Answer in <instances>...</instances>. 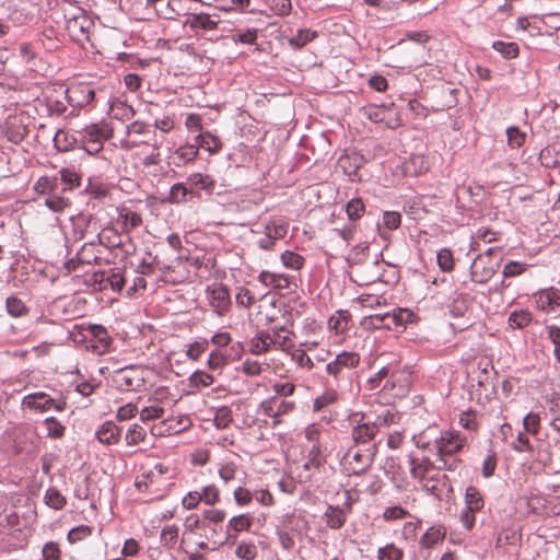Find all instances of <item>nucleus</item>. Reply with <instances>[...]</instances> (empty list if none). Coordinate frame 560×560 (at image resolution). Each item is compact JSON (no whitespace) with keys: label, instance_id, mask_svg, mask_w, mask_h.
<instances>
[{"label":"nucleus","instance_id":"393cba45","mask_svg":"<svg viewBox=\"0 0 560 560\" xmlns=\"http://www.w3.org/2000/svg\"><path fill=\"white\" fill-rule=\"evenodd\" d=\"M198 155V145H195V143L191 144H185L177 148L173 155L172 163L176 167H180L191 161H194Z\"/></svg>","mask_w":560,"mask_h":560},{"label":"nucleus","instance_id":"c756f323","mask_svg":"<svg viewBox=\"0 0 560 560\" xmlns=\"http://www.w3.org/2000/svg\"><path fill=\"white\" fill-rule=\"evenodd\" d=\"M33 189L37 195L46 198L59 190V179L56 176H42L35 182Z\"/></svg>","mask_w":560,"mask_h":560},{"label":"nucleus","instance_id":"ea45409f","mask_svg":"<svg viewBox=\"0 0 560 560\" xmlns=\"http://www.w3.org/2000/svg\"><path fill=\"white\" fill-rule=\"evenodd\" d=\"M317 37V32L310 28L299 30L292 37L289 38V45L292 48L300 49L306 44L311 43Z\"/></svg>","mask_w":560,"mask_h":560},{"label":"nucleus","instance_id":"7c9ffc66","mask_svg":"<svg viewBox=\"0 0 560 560\" xmlns=\"http://www.w3.org/2000/svg\"><path fill=\"white\" fill-rule=\"evenodd\" d=\"M445 528L442 526H431L420 537L419 545L421 548L430 549L438 542L442 541L445 537Z\"/></svg>","mask_w":560,"mask_h":560},{"label":"nucleus","instance_id":"4be33fe9","mask_svg":"<svg viewBox=\"0 0 560 560\" xmlns=\"http://www.w3.org/2000/svg\"><path fill=\"white\" fill-rule=\"evenodd\" d=\"M383 254L378 253L373 261L366 262L363 270L361 271V278L363 284H370L377 281L383 280V269H382Z\"/></svg>","mask_w":560,"mask_h":560},{"label":"nucleus","instance_id":"b1692460","mask_svg":"<svg viewBox=\"0 0 560 560\" xmlns=\"http://www.w3.org/2000/svg\"><path fill=\"white\" fill-rule=\"evenodd\" d=\"M27 127L18 119L7 121L3 129V133L7 140L14 144H20L23 142L27 136Z\"/></svg>","mask_w":560,"mask_h":560},{"label":"nucleus","instance_id":"6e6d98bb","mask_svg":"<svg viewBox=\"0 0 560 560\" xmlns=\"http://www.w3.org/2000/svg\"><path fill=\"white\" fill-rule=\"evenodd\" d=\"M508 144L511 149L521 148L525 140L526 133L516 126H511L506 129Z\"/></svg>","mask_w":560,"mask_h":560},{"label":"nucleus","instance_id":"a211bd4d","mask_svg":"<svg viewBox=\"0 0 560 560\" xmlns=\"http://www.w3.org/2000/svg\"><path fill=\"white\" fill-rule=\"evenodd\" d=\"M252 520L253 517L249 514H240L233 516L226 525L224 541L235 542L240 533L249 530L252 527Z\"/></svg>","mask_w":560,"mask_h":560},{"label":"nucleus","instance_id":"864d4df0","mask_svg":"<svg viewBox=\"0 0 560 560\" xmlns=\"http://www.w3.org/2000/svg\"><path fill=\"white\" fill-rule=\"evenodd\" d=\"M44 205L52 212H62L69 207L70 201L60 196L59 190H57L45 198Z\"/></svg>","mask_w":560,"mask_h":560},{"label":"nucleus","instance_id":"5701e85b","mask_svg":"<svg viewBox=\"0 0 560 560\" xmlns=\"http://www.w3.org/2000/svg\"><path fill=\"white\" fill-rule=\"evenodd\" d=\"M350 504H347V511L340 506L328 505L324 515L327 526L331 529L341 528L347 521V513L350 512Z\"/></svg>","mask_w":560,"mask_h":560},{"label":"nucleus","instance_id":"0e129e2a","mask_svg":"<svg viewBox=\"0 0 560 560\" xmlns=\"http://www.w3.org/2000/svg\"><path fill=\"white\" fill-rule=\"evenodd\" d=\"M229 362L228 351L213 350L208 358V366L211 370H220Z\"/></svg>","mask_w":560,"mask_h":560},{"label":"nucleus","instance_id":"8fccbe9b","mask_svg":"<svg viewBox=\"0 0 560 560\" xmlns=\"http://www.w3.org/2000/svg\"><path fill=\"white\" fill-rule=\"evenodd\" d=\"M280 259L285 268L292 270H300L305 264V258L292 250H284L281 254Z\"/></svg>","mask_w":560,"mask_h":560},{"label":"nucleus","instance_id":"052dcab7","mask_svg":"<svg viewBox=\"0 0 560 560\" xmlns=\"http://www.w3.org/2000/svg\"><path fill=\"white\" fill-rule=\"evenodd\" d=\"M398 420V415L390 409H386L381 413L376 415L374 419H372L373 423L376 424V428L381 431L383 428H388L390 424L396 423Z\"/></svg>","mask_w":560,"mask_h":560},{"label":"nucleus","instance_id":"3c124183","mask_svg":"<svg viewBox=\"0 0 560 560\" xmlns=\"http://www.w3.org/2000/svg\"><path fill=\"white\" fill-rule=\"evenodd\" d=\"M147 436V431L143 427L138 423H133L129 427L126 432L125 440L127 445L135 446L143 442Z\"/></svg>","mask_w":560,"mask_h":560},{"label":"nucleus","instance_id":"473e14b6","mask_svg":"<svg viewBox=\"0 0 560 560\" xmlns=\"http://www.w3.org/2000/svg\"><path fill=\"white\" fill-rule=\"evenodd\" d=\"M326 463L322 446L312 445L307 452L306 460L303 464L304 470L313 471L319 469Z\"/></svg>","mask_w":560,"mask_h":560},{"label":"nucleus","instance_id":"2eb2a0df","mask_svg":"<svg viewBox=\"0 0 560 560\" xmlns=\"http://www.w3.org/2000/svg\"><path fill=\"white\" fill-rule=\"evenodd\" d=\"M532 301L545 313L556 312L560 307V290L552 287L539 290L533 294Z\"/></svg>","mask_w":560,"mask_h":560},{"label":"nucleus","instance_id":"9b49d317","mask_svg":"<svg viewBox=\"0 0 560 560\" xmlns=\"http://www.w3.org/2000/svg\"><path fill=\"white\" fill-rule=\"evenodd\" d=\"M113 383L118 390H139L144 385L143 372L133 365L125 366L115 372Z\"/></svg>","mask_w":560,"mask_h":560},{"label":"nucleus","instance_id":"2f4dec72","mask_svg":"<svg viewBox=\"0 0 560 560\" xmlns=\"http://www.w3.org/2000/svg\"><path fill=\"white\" fill-rule=\"evenodd\" d=\"M465 508L480 512L485 506V500L480 490L475 486H468L464 494Z\"/></svg>","mask_w":560,"mask_h":560},{"label":"nucleus","instance_id":"39448f33","mask_svg":"<svg viewBox=\"0 0 560 560\" xmlns=\"http://www.w3.org/2000/svg\"><path fill=\"white\" fill-rule=\"evenodd\" d=\"M351 438L354 446H362L369 448V446L375 444L377 450L382 443L378 439L380 430L376 424L373 423L370 416L364 413H354L352 419Z\"/></svg>","mask_w":560,"mask_h":560},{"label":"nucleus","instance_id":"13d9d810","mask_svg":"<svg viewBox=\"0 0 560 560\" xmlns=\"http://www.w3.org/2000/svg\"><path fill=\"white\" fill-rule=\"evenodd\" d=\"M273 395L271 397H280L291 399L295 393L296 386L291 382H276L271 385Z\"/></svg>","mask_w":560,"mask_h":560},{"label":"nucleus","instance_id":"e433bc0d","mask_svg":"<svg viewBox=\"0 0 560 560\" xmlns=\"http://www.w3.org/2000/svg\"><path fill=\"white\" fill-rule=\"evenodd\" d=\"M395 365L388 364L382 366L373 376L366 381V387L370 390L382 389L383 384L389 378Z\"/></svg>","mask_w":560,"mask_h":560},{"label":"nucleus","instance_id":"338daca9","mask_svg":"<svg viewBox=\"0 0 560 560\" xmlns=\"http://www.w3.org/2000/svg\"><path fill=\"white\" fill-rule=\"evenodd\" d=\"M525 433L537 435L540 429V417L538 413L528 412L523 419Z\"/></svg>","mask_w":560,"mask_h":560},{"label":"nucleus","instance_id":"09e8293b","mask_svg":"<svg viewBox=\"0 0 560 560\" xmlns=\"http://www.w3.org/2000/svg\"><path fill=\"white\" fill-rule=\"evenodd\" d=\"M336 387L329 386V388L324 392L322 395L316 397L313 402V410L318 412L322 411L325 407L335 404L338 400V394L335 389Z\"/></svg>","mask_w":560,"mask_h":560},{"label":"nucleus","instance_id":"20e7f679","mask_svg":"<svg viewBox=\"0 0 560 560\" xmlns=\"http://www.w3.org/2000/svg\"><path fill=\"white\" fill-rule=\"evenodd\" d=\"M289 224L280 218H271L252 228L250 232L260 235L256 244L259 249L270 252L275 249L277 241L285 237Z\"/></svg>","mask_w":560,"mask_h":560},{"label":"nucleus","instance_id":"4d7b16f0","mask_svg":"<svg viewBox=\"0 0 560 560\" xmlns=\"http://www.w3.org/2000/svg\"><path fill=\"white\" fill-rule=\"evenodd\" d=\"M271 340L273 341V346H278L279 348H284L289 337L288 334L291 331L285 327V325H275L270 328Z\"/></svg>","mask_w":560,"mask_h":560},{"label":"nucleus","instance_id":"37998d69","mask_svg":"<svg viewBox=\"0 0 560 560\" xmlns=\"http://www.w3.org/2000/svg\"><path fill=\"white\" fill-rule=\"evenodd\" d=\"M420 486L425 492L430 493L431 495L438 499H440L445 491H453L447 476L445 482H442V480H439V482L436 481V483L434 481H422Z\"/></svg>","mask_w":560,"mask_h":560},{"label":"nucleus","instance_id":"cd10ccee","mask_svg":"<svg viewBox=\"0 0 560 560\" xmlns=\"http://www.w3.org/2000/svg\"><path fill=\"white\" fill-rule=\"evenodd\" d=\"M79 143V135H70L68 131L58 129L54 136V144L59 152H68Z\"/></svg>","mask_w":560,"mask_h":560},{"label":"nucleus","instance_id":"e2e57ef3","mask_svg":"<svg viewBox=\"0 0 560 560\" xmlns=\"http://www.w3.org/2000/svg\"><path fill=\"white\" fill-rule=\"evenodd\" d=\"M365 211L363 201L360 198H353L346 205V212L351 221L360 219Z\"/></svg>","mask_w":560,"mask_h":560},{"label":"nucleus","instance_id":"6ab92c4d","mask_svg":"<svg viewBox=\"0 0 560 560\" xmlns=\"http://www.w3.org/2000/svg\"><path fill=\"white\" fill-rule=\"evenodd\" d=\"M187 19L183 23L184 27L191 31H213L218 27L220 20H214L208 13H186Z\"/></svg>","mask_w":560,"mask_h":560},{"label":"nucleus","instance_id":"dca6fc26","mask_svg":"<svg viewBox=\"0 0 560 560\" xmlns=\"http://www.w3.org/2000/svg\"><path fill=\"white\" fill-rule=\"evenodd\" d=\"M384 325L390 328L394 327H405L407 324L415 323L418 317L417 315L409 308L397 307L392 312H387L383 315H376Z\"/></svg>","mask_w":560,"mask_h":560},{"label":"nucleus","instance_id":"4468645a","mask_svg":"<svg viewBox=\"0 0 560 560\" xmlns=\"http://www.w3.org/2000/svg\"><path fill=\"white\" fill-rule=\"evenodd\" d=\"M258 280L265 287H269L278 291L287 290L288 292H292L298 288L295 277L285 273H275L268 270H262L258 275Z\"/></svg>","mask_w":560,"mask_h":560},{"label":"nucleus","instance_id":"774afa93","mask_svg":"<svg viewBox=\"0 0 560 560\" xmlns=\"http://www.w3.org/2000/svg\"><path fill=\"white\" fill-rule=\"evenodd\" d=\"M45 501L47 505L56 510H60L66 505L65 497L55 488H49L46 491Z\"/></svg>","mask_w":560,"mask_h":560},{"label":"nucleus","instance_id":"0eeeda50","mask_svg":"<svg viewBox=\"0 0 560 560\" xmlns=\"http://www.w3.org/2000/svg\"><path fill=\"white\" fill-rule=\"evenodd\" d=\"M21 407L40 415L51 410L63 412L67 409V400L63 397H51L46 392H34L22 398Z\"/></svg>","mask_w":560,"mask_h":560},{"label":"nucleus","instance_id":"680f3d73","mask_svg":"<svg viewBox=\"0 0 560 560\" xmlns=\"http://www.w3.org/2000/svg\"><path fill=\"white\" fill-rule=\"evenodd\" d=\"M232 421V410L228 406H222L215 411L213 422L218 429L228 428Z\"/></svg>","mask_w":560,"mask_h":560},{"label":"nucleus","instance_id":"72a5a7b5","mask_svg":"<svg viewBox=\"0 0 560 560\" xmlns=\"http://www.w3.org/2000/svg\"><path fill=\"white\" fill-rule=\"evenodd\" d=\"M195 198L187 183H175L171 186L168 201L171 203H184Z\"/></svg>","mask_w":560,"mask_h":560},{"label":"nucleus","instance_id":"6e6552de","mask_svg":"<svg viewBox=\"0 0 560 560\" xmlns=\"http://www.w3.org/2000/svg\"><path fill=\"white\" fill-rule=\"evenodd\" d=\"M66 100L74 108L94 106L104 90L88 82L72 83L66 89Z\"/></svg>","mask_w":560,"mask_h":560},{"label":"nucleus","instance_id":"c03bdc74","mask_svg":"<svg viewBox=\"0 0 560 560\" xmlns=\"http://www.w3.org/2000/svg\"><path fill=\"white\" fill-rule=\"evenodd\" d=\"M492 48L498 51L504 59H514L520 54L518 45L514 42L494 40Z\"/></svg>","mask_w":560,"mask_h":560},{"label":"nucleus","instance_id":"a18cd8bd","mask_svg":"<svg viewBox=\"0 0 560 560\" xmlns=\"http://www.w3.org/2000/svg\"><path fill=\"white\" fill-rule=\"evenodd\" d=\"M66 28L72 35L84 34L85 23L88 22L83 12L80 15H68L65 13Z\"/></svg>","mask_w":560,"mask_h":560},{"label":"nucleus","instance_id":"ddd939ff","mask_svg":"<svg viewBox=\"0 0 560 560\" xmlns=\"http://www.w3.org/2000/svg\"><path fill=\"white\" fill-rule=\"evenodd\" d=\"M84 338L90 339V345L88 347L97 354L108 351L112 343V338L108 331L102 325H89L85 328Z\"/></svg>","mask_w":560,"mask_h":560},{"label":"nucleus","instance_id":"f8f14e48","mask_svg":"<svg viewBox=\"0 0 560 560\" xmlns=\"http://www.w3.org/2000/svg\"><path fill=\"white\" fill-rule=\"evenodd\" d=\"M206 294L211 310L218 316H225L231 311L232 301L230 291L224 284L208 285Z\"/></svg>","mask_w":560,"mask_h":560},{"label":"nucleus","instance_id":"412c9836","mask_svg":"<svg viewBox=\"0 0 560 560\" xmlns=\"http://www.w3.org/2000/svg\"><path fill=\"white\" fill-rule=\"evenodd\" d=\"M121 429L114 421H105L95 431V438L104 445H115L119 442Z\"/></svg>","mask_w":560,"mask_h":560},{"label":"nucleus","instance_id":"58836bf2","mask_svg":"<svg viewBox=\"0 0 560 560\" xmlns=\"http://www.w3.org/2000/svg\"><path fill=\"white\" fill-rule=\"evenodd\" d=\"M533 320V315L527 310H517L509 315L508 324L511 328L522 329L527 327Z\"/></svg>","mask_w":560,"mask_h":560},{"label":"nucleus","instance_id":"c9c22d12","mask_svg":"<svg viewBox=\"0 0 560 560\" xmlns=\"http://www.w3.org/2000/svg\"><path fill=\"white\" fill-rule=\"evenodd\" d=\"M59 175L60 182L65 185L62 191L72 190L81 184V176L74 167H62Z\"/></svg>","mask_w":560,"mask_h":560},{"label":"nucleus","instance_id":"1a4fd4ad","mask_svg":"<svg viewBox=\"0 0 560 560\" xmlns=\"http://www.w3.org/2000/svg\"><path fill=\"white\" fill-rule=\"evenodd\" d=\"M295 409V400L270 396L258 405L257 413L270 418L271 427L276 428L283 422V417L291 415Z\"/></svg>","mask_w":560,"mask_h":560},{"label":"nucleus","instance_id":"de8ad7c7","mask_svg":"<svg viewBox=\"0 0 560 560\" xmlns=\"http://www.w3.org/2000/svg\"><path fill=\"white\" fill-rule=\"evenodd\" d=\"M361 158L350 155H342L339 159V165L343 168L345 173L349 176L350 180L357 179L358 170L360 167Z\"/></svg>","mask_w":560,"mask_h":560},{"label":"nucleus","instance_id":"79ce46f5","mask_svg":"<svg viewBox=\"0 0 560 560\" xmlns=\"http://www.w3.org/2000/svg\"><path fill=\"white\" fill-rule=\"evenodd\" d=\"M160 540L163 547L174 549L178 545V527L175 524L162 528Z\"/></svg>","mask_w":560,"mask_h":560},{"label":"nucleus","instance_id":"bf43d9fd","mask_svg":"<svg viewBox=\"0 0 560 560\" xmlns=\"http://www.w3.org/2000/svg\"><path fill=\"white\" fill-rule=\"evenodd\" d=\"M198 491L201 497V502L207 505H214L220 500V491L214 485L205 486Z\"/></svg>","mask_w":560,"mask_h":560},{"label":"nucleus","instance_id":"a878e982","mask_svg":"<svg viewBox=\"0 0 560 560\" xmlns=\"http://www.w3.org/2000/svg\"><path fill=\"white\" fill-rule=\"evenodd\" d=\"M42 427L45 429L46 438L51 440H60L66 434V425L56 417L49 416L46 417L42 422Z\"/></svg>","mask_w":560,"mask_h":560},{"label":"nucleus","instance_id":"4c0bfd02","mask_svg":"<svg viewBox=\"0 0 560 560\" xmlns=\"http://www.w3.org/2000/svg\"><path fill=\"white\" fill-rule=\"evenodd\" d=\"M369 256V245L358 244L353 246L347 255V262L350 267L362 266Z\"/></svg>","mask_w":560,"mask_h":560},{"label":"nucleus","instance_id":"aec40b11","mask_svg":"<svg viewBox=\"0 0 560 560\" xmlns=\"http://www.w3.org/2000/svg\"><path fill=\"white\" fill-rule=\"evenodd\" d=\"M483 259L479 256L470 266L471 280L476 283H486L489 281L499 268V262L489 261L481 266Z\"/></svg>","mask_w":560,"mask_h":560},{"label":"nucleus","instance_id":"423d86ee","mask_svg":"<svg viewBox=\"0 0 560 560\" xmlns=\"http://www.w3.org/2000/svg\"><path fill=\"white\" fill-rule=\"evenodd\" d=\"M377 453L375 444L369 446V448L353 445L343 455L346 471L351 476L363 475L372 467Z\"/></svg>","mask_w":560,"mask_h":560},{"label":"nucleus","instance_id":"f3484780","mask_svg":"<svg viewBox=\"0 0 560 560\" xmlns=\"http://www.w3.org/2000/svg\"><path fill=\"white\" fill-rule=\"evenodd\" d=\"M186 183L195 198H200L201 191L211 195L215 187L214 179L210 175L201 173L189 174L186 178Z\"/></svg>","mask_w":560,"mask_h":560},{"label":"nucleus","instance_id":"f257e3e1","mask_svg":"<svg viewBox=\"0 0 560 560\" xmlns=\"http://www.w3.org/2000/svg\"><path fill=\"white\" fill-rule=\"evenodd\" d=\"M412 441L418 448L435 454L439 470L456 471L463 464L457 454L466 446L467 438L458 431L432 424L413 434Z\"/></svg>","mask_w":560,"mask_h":560},{"label":"nucleus","instance_id":"f704fd0d","mask_svg":"<svg viewBox=\"0 0 560 560\" xmlns=\"http://www.w3.org/2000/svg\"><path fill=\"white\" fill-rule=\"evenodd\" d=\"M405 550L395 542H388L376 551L377 560H404Z\"/></svg>","mask_w":560,"mask_h":560},{"label":"nucleus","instance_id":"5fc2aeb1","mask_svg":"<svg viewBox=\"0 0 560 560\" xmlns=\"http://www.w3.org/2000/svg\"><path fill=\"white\" fill-rule=\"evenodd\" d=\"M458 422L462 428L467 430L468 432L476 433L479 429V422L477 420V412L475 410L468 409L466 411H462L459 415Z\"/></svg>","mask_w":560,"mask_h":560},{"label":"nucleus","instance_id":"49530a36","mask_svg":"<svg viewBox=\"0 0 560 560\" xmlns=\"http://www.w3.org/2000/svg\"><path fill=\"white\" fill-rule=\"evenodd\" d=\"M5 308L9 315L13 317H22L28 313V307L18 296L11 295L5 300Z\"/></svg>","mask_w":560,"mask_h":560},{"label":"nucleus","instance_id":"bb28decb","mask_svg":"<svg viewBox=\"0 0 560 560\" xmlns=\"http://www.w3.org/2000/svg\"><path fill=\"white\" fill-rule=\"evenodd\" d=\"M272 346L273 341L271 340L270 332L261 330L249 341V351L253 354L259 355L268 352Z\"/></svg>","mask_w":560,"mask_h":560},{"label":"nucleus","instance_id":"69168bd1","mask_svg":"<svg viewBox=\"0 0 560 560\" xmlns=\"http://www.w3.org/2000/svg\"><path fill=\"white\" fill-rule=\"evenodd\" d=\"M350 314L347 311H338L336 315H332L328 319V327L336 331L345 330L348 325Z\"/></svg>","mask_w":560,"mask_h":560},{"label":"nucleus","instance_id":"603ef678","mask_svg":"<svg viewBox=\"0 0 560 560\" xmlns=\"http://www.w3.org/2000/svg\"><path fill=\"white\" fill-rule=\"evenodd\" d=\"M436 264L441 271L451 272L455 266L453 252L446 247L441 248L436 254Z\"/></svg>","mask_w":560,"mask_h":560},{"label":"nucleus","instance_id":"a19ab883","mask_svg":"<svg viewBox=\"0 0 560 560\" xmlns=\"http://www.w3.org/2000/svg\"><path fill=\"white\" fill-rule=\"evenodd\" d=\"M540 159L548 167L560 165V142H555L542 149Z\"/></svg>","mask_w":560,"mask_h":560},{"label":"nucleus","instance_id":"9d476101","mask_svg":"<svg viewBox=\"0 0 560 560\" xmlns=\"http://www.w3.org/2000/svg\"><path fill=\"white\" fill-rule=\"evenodd\" d=\"M413 370L411 366L398 369L395 366L389 378L383 384L382 390L389 393L393 397H405L412 383Z\"/></svg>","mask_w":560,"mask_h":560},{"label":"nucleus","instance_id":"f03ea898","mask_svg":"<svg viewBox=\"0 0 560 560\" xmlns=\"http://www.w3.org/2000/svg\"><path fill=\"white\" fill-rule=\"evenodd\" d=\"M361 357L354 351H341L325 364L327 386L340 388L351 380L352 370L359 366Z\"/></svg>","mask_w":560,"mask_h":560},{"label":"nucleus","instance_id":"c85d7f7f","mask_svg":"<svg viewBox=\"0 0 560 560\" xmlns=\"http://www.w3.org/2000/svg\"><path fill=\"white\" fill-rule=\"evenodd\" d=\"M195 145L199 149H205L210 153H217L221 150V140L209 131L201 132L195 137Z\"/></svg>","mask_w":560,"mask_h":560},{"label":"nucleus","instance_id":"7ed1b4c3","mask_svg":"<svg viewBox=\"0 0 560 560\" xmlns=\"http://www.w3.org/2000/svg\"><path fill=\"white\" fill-rule=\"evenodd\" d=\"M80 147L90 155H95L104 148V143L112 138L113 129L108 122L101 121L86 125L78 130Z\"/></svg>","mask_w":560,"mask_h":560}]
</instances>
